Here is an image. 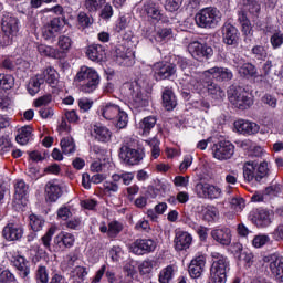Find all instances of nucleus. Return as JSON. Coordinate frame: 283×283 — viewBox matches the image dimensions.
I'll use <instances>...</instances> for the list:
<instances>
[{
	"instance_id": "nucleus-50",
	"label": "nucleus",
	"mask_w": 283,
	"mask_h": 283,
	"mask_svg": "<svg viewBox=\"0 0 283 283\" xmlns=\"http://www.w3.org/2000/svg\"><path fill=\"white\" fill-rule=\"evenodd\" d=\"M35 282L36 283H50V274L48 273V268L40 265L38 266L35 273Z\"/></svg>"
},
{
	"instance_id": "nucleus-7",
	"label": "nucleus",
	"mask_w": 283,
	"mask_h": 283,
	"mask_svg": "<svg viewBox=\"0 0 283 283\" xmlns=\"http://www.w3.org/2000/svg\"><path fill=\"white\" fill-rule=\"evenodd\" d=\"M228 98L233 107L241 109L242 112H244V109H249V107L253 105V97H251V94L242 87L230 88L228 92Z\"/></svg>"
},
{
	"instance_id": "nucleus-22",
	"label": "nucleus",
	"mask_w": 283,
	"mask_h": 283,
	"mask_svg": "<svg viewBox=\"0 0 283 283\" xmlns=\"http://www.w3.org/2000/svg\"><path fill=\"white\" fill-rule=\"evenodd\" d=\"M270 271L277 282H283V256L280 253H273L269 256Z\"/></svg>"
},
{
	"instance_id": "nucleus-49",
	"label": "nucleus",
	"mask_w": 283,
	"mask_h": 283,
	"mask_svg": "<svg viewBox=\"0 0 283 283\" xmlns=\"http://www.w3.org/2000/svg\"><path fill=\"white\" fill-rule=\"evenodd\" d=\"M93 23H94V19L90 17L87 13L85 12L78 13L77 15L78 28H81L82 30H85V28H90V25H92Z\"/></svg>"
},
{
	"instance_id": "nucleus-40",
	"label": "nucleus",
	"mask_w": 283,
	"mask_h": 283,
	"mask_svg": "<svg viewBox=\"0 0 283 283\" xmlns=\"http://www.w3.org/2000/svg\"><path fill=\"white\" fill-rule=\"evenodd\" d=\"M38 52H40L42 56H49L50 59H57L59 61H61V57L59 55V49H54V46L40 44L38 46Z\"/></svg>"
},
{
	"instance_id": "nucleus-46",
	"label": "nucleus",
	"mask_w": 283,
	"mask_h": 283,
	"mask_svg": "<svg viewBox=\"0 0 283 283\" xmlns=\"http://www.w3.org/2000/svg\"><path fill=\"white\" fill-rule=\"evenodd\" d=\"M148 147H150V154H151V158H154L156 160V158L160 157V140L156 137H153L150 139H147L145 142Z\"/></svg>"
},
{
	"instance_id": "nucleus-13",
	"label": "nucleus",
	"mask_w": 283,
	"mask_h": 283,
	"mask_svg": "<svg viewBox=\"0 0 283 283\" xmlns=\"http://www.w3.org/2000/svg\"><path fill=\"white\" fill-rule=\"evenodd\" d=\"M188 52L191 54L192 59L197 61H206L213 56V49L199 41H193L188 45Z\"/></svg>"
},
{
	"instance_id": "nucleus-10",
	"label": "nucleus",
	"mask_w": 283,
	"mask_h": 283,
	"mask_svg": "<svg viewBox=\"0 0 283 283\" xmlns=\"http://www.w3.org/2000/svg\"><path fill=\"white\" fill-rule=\"evenodd\" d=\"M196 192L199 198H206L207 200H220L222 198V188L220 186L199 182L196 185Z\"/></svg>"
},
{
	"instance_id": "nucleus-26",
	"label": "nucleus",
	"mask_w": 283,
	"mask_h": 283,
	"mask_svg": "<svg viewBox=\"0 0 283 283\" xmlns=\"http://www.w3.org/2000/svg\"><path fill=\"white\" fill-rule=\"evenodd\" d=\"M74 242H76V238L74 234L70 232L62 231L54 238V244L57 249L62 251L64 249H72L74 247Z\"/></svg>"
},
{
	"instance_id": "nucleus-39",
	"label": "nucleus",
	"mask_w": 283,
	"mask_h": 283,
	"mask_svg": "<svg viewBox=\"0 0 283 283\" xmlns=\"http://www.w3.org/2000/svg\"><path fill=\"white\" fill-rule=\"evenodd\" d=\"M30 138H32V127L23 126L18 130L15 140L19 145H28V143H30Z\"/></svg>"
},
{
	"instance_id": "nucleus-64",
	"label": "nucleus",
	"mask_w": 283,
	"mask_h": 283,
	"mask_svg": "<svg viewBox=\"0 0 283 283\" xmlns=\"http://www.w3.org/2000/svg\"><path fill=\"white\" fill-rule=\"evenodd\" d=\"M127 25H129V17L122 15L116 22L115 30L116 32H123V30H127Z\"/></svg>"
},
{
	"instance_id": "nucleus-20",
	"label": "nucleus",
	"mask_w": 283,
	"mask_h": 283,
	"mask_svg": "<svg viewBox=\"0 0 283 283\" xmlns=\"http://www.w3.org/2000/svg\"><path fill=\"white\" fill-rule=\"evenodd\" d=\"M207 265V256L203 254L196 255L188 266V273L192 280H198L205 272V266Z\"/></svg>"
},
{
	"instance_id": "nucleus-45",
	"label": "nucleus",
	"mask_w": 283,
	"mask_h": 283,
	"mask_svg": "<svg viewBox=\"0 0 283 283\" xmlns=\"http://www.w3.org/2000/svg\"><path fill=\"white\" fill-rule=\"evenodd\" d=\"M242 4L244 10L250 12L252 17L258 18V14H260V4L255 0H242Z\"/></svg>"
},
{
	"instance_id": "nucleus-62",
	"label": "nucleus",
	"mask_w": 283,
	"mask_h": 283,
	"mask_svg": "<svg viewBox=\"0 0 283 283\" xmlns=\"http://www.w3.org/2000/svg\"><path fill=\"white\" fill-rule=\"evenodd\" d=\"M252 54L258 61H264V59L268 56L266 49H264L262 45L252 48Z\"/></svg>"
},
{
	"instance_id": "nucleus-56",
	"label": "nucleus",
	"mask_w": 283,
	"mask_h": 283,
	"mask_svg": "<svg viewBox=\"0 0 283 283\" xmlns=\"http://www.w3.org/2000/svg\"><path fill=\"white\" fill-rule=\"evenodd\" d=\"M10 149H12V142L10 140V137H0V156H6Z\"/></svg>"
},
{
	"instance_id": "nucleus-54",
	"label": "nucleus",
	"mask_w": 283,
	"mask_h": 283,
	"mask_svg": "<svg viewBox=\"0 0 283 283\" xmlns=\"http://www.w3.org/2000/svg\"><path fill=\"white\" fill-rule=\"evenodd\" d=\"M123 231V223L112 221L108 223V238H116Z\"/></svg>"
},
{
	"instance_id": "nucleus-1",
	"label": "nucleus",
	"mask_w": 283,
	"mask_h": 283,
	"mask_svg": "<svg viewBox=\"0 0 283 283\" xmlns=\"http://www.w3.org/2000/svg\"><path fill=\"white\" fill-rule=\"evenodd\" d=\"M213 78L219 83L231 81V78H233V72L227 67L214 66L203 71L202 73H195L192 76L187 74L186 80L189 82L190 90H192V92H197V94H205V82L209 83V81H213Z\"/></svg>"
},
{
	"instance_id": "nucleus-32",
	"label": "nucleus",
	"mask_w": 283,
	"mask_h": 283,
	"mask_svg": "<svg viewBox=\"0 0 283 283\" xmlns=\"http://www.w3.org/2000/svg\"><path fill=\"white\" fill-rule=\"evenodd\" d=\"M201 216L205 222H216L220 217V211L216 206L205 205L201 207Z\"/></svg>"
},
{
	"instance_id": "nucleus-52",
	"label": "nucleus",
	"mask_w": 283,
	"mask_h": 283,
	"mask_svg": "<svg viewBox=\"0 0 283 283\" xmlns=\"http://www.w3.org/2000/svg\"><path fill=\"white\" fill-rule=\"evenodd\" d=\"M29 220L32 231H41V229H43V226L45 224L43 218L36 214H30Z\"/></svg>"
},
{
	"instance_id": "nucleus-15",
	"label": "nucleus",
	"mask_w": 283,
	"mask_h": 283,
	"mask_svg": "<svg viewBox=\"0 0 283 283\" xmlns=\"http://www.w3.org/2000/svg\"><path fill=\"white\" fill-rule=\"evenodd\" d=\"M153 72L156 81H165L176 74V64L157 62L153 65Z\"/></svg>"
},
{
	"instance_id": "nucleus-12",
	"label": "nucleus",
	"mask_w": 283,
	"mask_h": 283,
	"mask_svg": "<svg viewBox=\"0 0 283 283\" xmlns=\"http://www.w3.org/2000/svg\"><path fill=\"white\" fill-rule=\"evenodd\" d=\"M119 158L125 165H138L145 158V151L132 148V145H124L120 147Z\"/></svg>"
},
{
	"instance_id": "nucleus-60",
	"label": "nucleus",
	"mask_w": 283,
	"mask_h": 283,
	"mask_svg": "<svg viewBox=\"0 0 283 283\" xmlns=\"http://www.w3.org/2000/svg\"><path fill=\"white\" fill-rule=\"evenodd\" d=\"M238 72L242 76H253V74H255V66L251 63H245L242 66H239Z\"/></svg>"
},
{
	"instance_id": "nucleus-47",
	"label": "nucleus",
	"mask_w": 283,
	"mask_h": 283,
	"mask_svg": "<svg viewBox=\"0 0 283 283\" xmlns=\"http://www.w3.org/2000/svg\"><path fill=\"white\" fill-rule=\"evenodd\" d=\"M178 67H180V70L184 72V81H186L189 85V82L187 81V74L188 76H193V74H197L196 72H191V66H189V63L182 59L179 57L177 61ZM189 87L191 88V85H189Z\"/></svg>"
},
{
	"instance_id": "nucleus-17",
	"label": "nucleus",
	"mask_w": 283,
	"mask_h": 283,
	"mask_svg": "<svg viewBox=\"0 0 283 283\" xmlns=\"http://www.w3.org/2000/svg\"><path fill=\"white\" fill-rule=\"evenodd\" d=\"M157 243L153 239H137L132 245L130 251L135 255H145L156 251Z\"/></svg>"
},
{
	"instance_id": "nucleus-63",
	"label": "nucleus",
	"mask_w": 283,
	"mask_h": 283,
	"mask_svg": "<svg viewBox=\"0 0 283 283\" xmlns=\"http://www.w3.org/2000/svg\"><path fill=\"white\" fill-rule=\"evenodd\" d=\"M182 6V0H166L165 8L168 12H177Z\"/></svg>"
},
{
	"instance_id": "nucleus-34",
	"label": "nucleus",
	"mask_w": 283,
	"mask_h": 283,
	"mask_svg": "<svg viewBox=\"0 0 283 283\" xmlns=\"http://www.w3.org/2000/svg\"><path fill=\"white\" fill-rule=\"evenodd\" d=\"M14 189H15L14 200L17 205H23L21 200H23V198L28 196V191H30V187L25 185V181L23 179H18L14 184Z\"/></svg>"
},
{
	"instance_id": "nucleus-48",
	"label": "nucleus",
	"mask_w": 283,
	"mask_h": 283,
	"mask_svg": "<svg viewBox=\"0 0 283 283\" xmlns=\"http://www.w3.org/2000/svg\"><path fill=\"white\" fill-rule=\"evenodd\" d=\"M106 0H84V7L88 12H98L105 6Z\"/></svg>"
},
{
	"instance_id": "nucleus-42",
	"label": "nucleus",
	"mask_w": 283,
	"mask_h": 283,
	"mask_svg": "<svg viewBox=\"0 0 283 283\" xmlns=\"http://www.w3.org/2000/svg\"><path fill=\"white\" fill-rule=\"evenodd\" d=\"M144 10L148 14V17H150V19H155V21H160V10L158 9V7H156V3H154V1L148 0L144 6Z\"/></svg>"
},
{
	"instance_id": "nucleus-8",
	"label": "nucleus",
	"mask_w": 283,
	"mask_h": 283,
	"mask_svg": "<svg viewBox=\"0 0 283 283\" xmlns=\"http://www.w3.org/2000/svg\"><path fill=\"white\" fill-rule=\"evenodd\" d=\"M7 258L11 266H13L18 271V275H20V277L24 280V282H29L30 262L28 261V259H25V256L21 255V253L15 250H10L9 252H7Z\"/></svg>"
},
{
	"instance_id": "nucleus-37",
	"label": "nucleus",
	"mask_w": 283,
	"mask_h": 283,
	"mask_svg": "<svg viewBox=\"0 0 283 283\" xmlns=\"http://www.w3.org/2000/svg\"><path fill=\"white\" fill-rule=\"evenodd\" d=\"M176 277V266L168 265L159 271L158 282L159 283H171Z\"/></svg>"
},
{
	"instance_id": "nucleus-3",
	"label": "nucleus",
	"mask_w": 283,
	"mask_h": 283,
	"mask_svg": "<svg viewBox=\"0 0 283 283\" xmlns=\"http://www.w3.org/2000/svg\"><path fill=\"white\" fill-rule=\"evenodd\" d=\"M75 83H78L81 92L92 94L101 85V76L96 70L90 66H82L75 76Z\"/></svg>"
},
{
	"instance_id": "nucleus-11",
	"label": "nucleus",
	"mask_w": 283,
	"mask_h": 283,
	"mask_svg": "<svg viewBox=\"0 0 283 283\" xmlns=\"http://www.w3.org/2000/svg\"><path fill=\"white\" fill-rule=\"evenodd\" d=\"M235 154V146L228 140H221L212 146V155L216 160H231Z\"/></svg>"
},
{
	"instance_id": "nucleus-31",
	"label": "nucleus",
	"mask_w": 283,
	"mask_h": 283,
	"mask_svg": "<svg viewBox=\"0 0 283 283\" xmlns=\"http://www.w3.org/2000/svg\"><path fill=\"white\" fill-rule=\"evenodd\" d=\"M163 105L168 111L171 112L178 105V101L176 99V95L170 87H165L163 91Z\"/></svg>"
},
{
	"instance_id": "nucleus-27",
	"label": "nucleus",
	"mask_w": 283,
	"mask_h": 283,
	"mask_svg": "<svg viewBox=\"0 0 283 283\" xmlns=\"http://www.w3.org/2000/svg\"><path fill=\"white\" fill-rule=\"evenodd\" d=\"M45 193L50 202H56L63 196V186L56 181H49L45 186Z\"/></svg>"
},
{
	"instance_id": "nucleus-51",
	"label": "nucleus",
	"mask_w": 283,
	"mask_h": 283,
	"mask_svg": "<svg viewBox=\"0 0 283 283\" xmlns=\"http://www.w3.org/2000/svg\"><path fill=\"white\" fill-rule=\"evenodd\" d=\"M245 203L244 199L240 197H233L230 199V208L234 213H242V210L244 209Z\"/></svg>"
},
{
	"instance_id": "nucleus-36",
	"label": "nucleus",
	"mask_w": 283,
	"mask_h": 283,
	"mask_svg": "<svg viewBox=\"0 0 283 283\" xmlns=\"http://www.w3.org/2000/svg\"><path fill=\"white\" fill-rule=\"evenodd\" d=\"M256 167L258 164L255 161H247L243 165V178L247 182H253V180L256 181Z\"/></svg>"
},
{
	"instance_id": "nucleus-21",
	"label": "nucleus",
	"mask_w": 283,
	"mask_h": 283,
	"mask_svg": "<svg viewBox=\"0 0 283 283\" xmlns=\"http://www.w3.org/2000/svg\"><path fill=\"white\" fill-rule=\"evenodd\" d=\"M90 134L98 143H109L112 140V130L103 124L96 123L91 125Z\"/></svg>"
},
{
	"instance_id": "nucleus-16",
	"label": "nucleus",
	"mask_w": 283,
	"mask_h": 283,
	"mask_svg": "<svg viewBox=\"0 0 283 283\" xmlns=\"http://www.w3.org/2000/svg\"><path fill=\"white\" fill-rule=\"evenodd\" d=\"M222 41L226 45L238 48L240 45V31L231 23H224L222 27Z\"/></svg>"
},
{
	"instance_id": "nucleus-58",
	"label": "nucleus",
	"mask_w": 283,
	"mask_h": 283,
	"mask_svg": "<svg viewBox=\"0 0 283 283\" xmlns=\"http://www.w3.org/2000/svg\"><path fill=\"white\" fill-rule=\"evenodd\" d=\"M269 176V164L266 161L256 165V182H260L262 178Z\"/></svg>"
},
{
	"instance_id": "nucleus-19",
	"label": "nucleus",
	"mask_w": 283,
	"mask_h": 283,
	"mask_svg": "<svg viewBox=\"0 0 283 283\" xmlns=\"http://www.w3.org/2000/svg\"><path fill=\"white\" fill-rule=\"evenodd\" d=\"M249 218L259 229H264L271 224V212L265 209L252 210Z\"/></svg>"
},
{
	"instance_id": "nucleus-14",
	"label": "nucleus",
	"mask_w": 283,
	"mask_h": 283,
	"mask_svg": "<svg viewBox=\"0 0 283 283\" xmlns=\"http://www.w3.org/2000/svg\"><path fill=\"white\" fill-rule=\"evenodd\" d=\"M64 28L65 22L59 18H54L42 28V36L45 41H54V38L59 36Z\"/></svg>"
},
{
	"instance_id": "nucleus-9",
	"label": "nucleus",
	"mask_w": 283,
	"mask_h": 283,
	"mask_svg": "<svg viewBox=\"0 0 283 283\" xmlns=\"http://www.w3.org/2000/svg\"><path fill=\"white\" fill-rule=\"evenodd\" d=\"M126 87L128 88L127 97L130 109L134 112H143V109L149 105V102L143 97L140 85L138 83H132L126 84Z\"/></svg>"
},
{
	"instance_id": "nucleus-23",
	"label": "nucleus",
	"mask_w": 283,
	"mask_h": 283,
	"mask_svg": "<svg viewBox=\"0 0 283 283\" xmlns=\"http://www.w3.org/2000/svg\"><path fill=\"white\" fill-rule=\"evenodd\" d=\"M2 235L7 242H17L23 238V228L17 223H8L2 230Z\"/></svg>"
},
{
	"instance_id": "nucleus-35",
	"label": "nucleus",
	"mask_w": 283,
	"mask_h": 283,
	"mask_svg": "<svg viewBox=\"0 0 283 283\" xmlns=\"http://www.w3.org/2000/svg\"><path fill=\"white\" fill-rule=\"evenodd\" d=\"M40 76H42L44 82L51 87L59 85V72L52 66L46 67Z\"/></svg>"
},
{
	"instance_id": "nucleus-18",
	"label": "nucleus",
	"mask_w": 283,
	"mask_h": 283,
	"mask_svg": "<svg viewBox=\"0 0 283 283\" xmlns=\"http://www.w3.org/2000/svg\"><path fill=\"white\" fill-rule=\"evenodd\" d=\"M193 244V235L184 230H176L174 238L175 251H187Z\"/></svg>"
},
{
	"instance_id": "nucleus-57",
	"label": "nucleus",
	"mask_w": 283,
	"mask_h": 283,
	"mask_svg": "<svg viewBox=\"0 0 283 283\" xmlns=\"http://www.w3.org/2000/svg\"><path fill=\"white\" fill-rule=\"evenodd\" d=\"M54 233H56V228L51 227L48 232L41 238L42 244L48 251L51 250V242L52 238L54 237Z\"/></svg>"
},
{
	"instance_id": "nucleus-30",
	"label": "nucleus",
	"mask_w": 283,
	"mask_h": 283,
	"mask_svg": "<svg viewBox=\"0 0 283 283\" xmlns=\"http://www.w3.org/2000/svg\"><path fill=\"white\" fill-rule=\"evenodd\" d=\"M57 52L60 53V61L67 59V52L72 50V38L67 35H60L57 39Z\"/></svg>"
},
{
	"instance_id": "nucleus-5",
	"label": "nucleus",
	"mask_w": 283,
	"mask_h": 283,
	"mask_svg": "<svg viewBox=\"0 0 283 283\" xmlns=\"http://www.w3.org/2000/svg\"><path fill=\"white\" fill-rule=\"evenodd\" d=\"M195 21L198 28L211 30L218 28L220 21H222V13L213 7L203 8L195 15Z\"/></svg>"
},
{
	"instance_id": "nucleus-28",
	"label": "nucleus",
	"mask_w": 283,
	"mask_h": 283,
	"mask_svg": "<svg viewBox=\"0 0 283 283\" xmlns=\"http://www.w3.org/2000/svg\"><path fill=\"white\" fill-rule=\"evenodd\" d=\"M86 56L90 61L101 62L105 59V46L101 44H91L86 49Z\"/></svg>"
},
{
	"instance_id": "nucleus-4",
	"label": "nucleus",
	"mask_w": 283,
	"mask_h": 283,
	"mask_svg": "<svg viewBox=\"0 0 283 283\" xmlns=\"http://www.w3.org/2000/svg\"><path fill=\"white\" fill-rule=\"evenodd\" d=\"M212 264L210 266L211 283H227V273L230 270L229 259L220 252H212Z\"/></svg>"
},
{
	"instance_id": "nucleus-61",
	"label": "nucleus",
	"mask_w": 283,
	"mask_h": 283,
	"mask_svg": "<svg viewBox=\"0 0 283 283\" xmlns=\"http://www.w3.org/2000/svg\"><path fill=\"white\" fill-rule=\"evenodd\" d=\"M118 189H120V187L118 186V181H115L114 179L104 182L105 193H118Z\"/></svg>"
},
{
	"instance_id": "nucleus-38",
	"label": "nucleus",
	"mask_w": 283,
	"mask_h": 283,
	"mask_svg": "<svg viewBox=\"0 0 283 283\" xmlns=\"http://www.w3.org/2000/svg\"><path fill=\"white\" fill-rule=\"evenodd\" d=\"M43 75H36L29 81L28 92L31 96H36L41 92V85H43Z\"/></svg>"
},
{
	"instance_id": "nucleus-6",
	"label": "nucleus",
	"mask_w": 283,
	"mask_h": 283,
	"mask_svg": "<svg viewBox=\"0 0 283 283\" xmlns=\"http://www.w3.org/2000/svg\"><path fill=\"white\" fill-rule=\"evenodd\" d=\"M19 19L12 15H4L1 22V30H2V41L0 45L3 48L8 45H12L14 43V39L19 36Z\"/></svg>"
},
{
	"instance_id": "nucleus-24",
	"label": "nucleus",
	"mask_w": 283,
	"mask_h": 283,
	"mask_svg": "<svg viewBox=\"0 0 283 283\" xmlns=\"http://www.w3.org/2000/svg\"><path fill=\"white\" fill-rule=\"evenodd\" d=\"M234 129L238 132V134H248L251 136L260 132V125L255 124L254 122L239 119L234 122Z\"/></svg>"
},
{
	"instance_id": "nucleus-55",
	"label": "nucleus",
	"mask_w": 283,
	"mask_h": 283,
	"mask_svg": "<svg viewBox=\"0 0 283 283\" xmlns=\"http://www.w3.org/2000/svg\"><path fill=\"white\" fill-rule=\"evenodd\" d=\"M87 268L78 265L71 272V277H75L76 280H80V282H84L85 277H87Z\"/></svg>"
},
{
	"instance_id": "nucleus-53",
	"label": "nucleus",
	"mask_w": 283,
	"mask_h": 283,
	"mask_svg": "<svg viewBox=\"0 0 283 283\" xmlns=\"http://www.w3.org/2000/svg\"><path fill=\"white\" fill-rule=\"evenodd\" d=\"M271 242V238L266 234H259L255 235L254 239L252 240V247L254 249H262L265 244H269Z\"/></svg>"
},
{
	"instance_id": "nucleus-41",
	"label": "nucleus",
	"mask_w": 283,
	"mask_h": 283,
	"mask_svg": "<svg viewBox=\"0 0 283 283\" xmlns=\"http://www.w3.org/2000/svg\"><path fill=\"white\" fill-rule=\"evenodd\" d=\"M62 153L65 156H70L76 151V144L74 143V138L65 137L60 143Z\"/></svg>"
},
{
	"instance_id": "nucleus-59",
	"label": "nucleus",
	"mask_w": 283,
	"mask_h": 283,
	"mask_svg": "<svg viewBox=\"0 0 283 283\" xmlns=\"http://www.w3.org/2000/svg\"><path fill=\"white\" fill-rule=\"evenodd\" d=\"M157 36L160 41L167 43L174 39V31L170 28L160 29L157 31Z\"/></svg>"
},
{
	"instance_id": "nucleus-2",
	"label": "nucleus",
	"mask_w": 283,
	"mask_h": 283,
	"mask_svg": "<svg viewBox=\"0 0 283 283\" xmlns=\"http://www.w3.org/2000/svg\"><path fill=\"white\" fill-rule=\"evenodd\" d=\"M97 116H99L102 120L113 123L117 129H125L129 123L127 112L123 111L118 104L112 102H105L99 105L97 108Z\"/></svg>"
},
{
	"instance_id": "nucleus-44",
	"label": "nucleus",
	"mask_w": 283,
	"mask_h": 283,
	"mask_svg": "<svg viewBox=\"0 0 283 283\" xmlns=\"http://www.w3.org/2000/svg\"><path fill=\"white\" fill-rule=\"evenodd\" d=\"M167 191H169V184L160 180L155 184V187L148 188V193H150L151 198H156L158 193H167Z\"/></svg>"
},
{
	"instance_id": "nucleus-33",
	"label": "nucleus",
	"mask_w": 283,
	"mask_h": 283,
	"mask_svg": "<svg viewBox=\"0 0 283 283\" xmlns=\"http://www.w3.org/2000/svg\"><path fill=\"white\" fill-rule=\"evenodd\" d=\"M157 118L156 116H147L145 118H143L139 122V132L142 136H148L149 134H151V130L154 129V127H156V123H157Z\"/></svg>"
},
{
	"instance_id": "nucleus-29",
	"label": "nucleus",
	"mask_w": 283,
	"mask_h": 283,
	"mask_svg": "<svg viewBox=\"0 0 283 283\" xmlns=\"http://www.w3.org/2000/svg\"><path fill=\"white\" fill-rule=\"evenodd\" d=\"M199 82L205 83V92H208L214 101H222L224 98V91L218 84L211 81L207 83L205 80H199Z\"/></svg>"
},
{
	"instance_id": "nucleus-25",
	"label": "nucleus",
	"mask_w": 283,
	"mask_h": 283,
	"mask_svg": "<svg viewBox=\"0 0 283 283\" xmlns=\"http://www.w3.org/2000/svg\"><path fill=\"white\" fill-rule=\"evenodd\" d=\"M210 235L218 244L223 247L231 244V230L229 228H214L211 230Z\"/></svg>"
},
{
	"instance_id": "nucleus-43",
	"label": "nucleus",
	"mask_w": 283,
	"mask_h": 283,
	"mask_svg": "<svg viewBox=\"0 0 283 283\" xmlns=\"http://www.w3.org/2000/svg\"><path fill=\"white\" fill-rule=\"evenodd\" d=\"M112 180H115V182H120L122 180L123 185L129 187V185L134 182V172L119 171L117 174L112 175Z\"/></svg>"
}]
</instances>
